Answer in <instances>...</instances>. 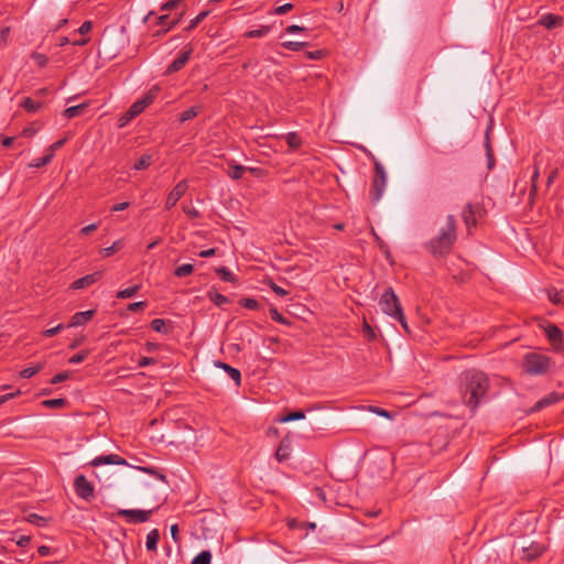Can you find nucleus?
Wrapping results in <instances>:
<instances>
[{"mask_svg": "<svg viewBox=\"0 0 564 564\" xmlns=\"http://www.w3.org/2000/svg\"><path fill=\"white\" fill-rule=\"evenodd\" d=\"M182 17H183V13H181L177 19L171 20L169 22V25L166 28H163L161 31H159L158 34H164V33L169 32L172 28H174L180 22Z\"/></svg>", "mask_w": 564, "mask_h": 564, "instance_id": "59", "label": "nucleus"}, {"mask_svg": "<svg viewBox=\"0 0 564 564\" xmlns=\"http://www.w3.org/2000/svg\"><path fill=\"white\" fill-rule=\"evenodd\" d=\"M246 171L256 172L253 167H247L240 164H230L228 170V176L232 180H240Z\"/></svg>", "mask_w": 564, "mask_h": 564, "instance_id": "19", "label": "nucleus"}, {"mask_svg": "<svg viewBox=\"0 0 564 564\" xmlns=\"http://www.w3.org/2000/svg\"><path fill=\"white\" fill-rule=\"evenodd\" d=\"M96 311L95 310H88L84 312H78L74 314L70 318V322L68 324V327H77L80 325H84L93 319L95 316Z\"/></svg>", "mask_w": 564, "mask_h": 564, "instance_id": "15", "label": "nucleus"}, {"mask_svg": "<svg viewBox=\"0 0 564 564\" xmlns=\"http://www.w3.org/2000/svg\"><path fill=\"white\" fill-rule=\"evenodd\" d=\"M539 180V167L535 166L534 169V172L532 174V177H531V191H530V196H532L535 191H536V182Z\"/></svg>", "mask_w": 564, "mask_h": 564, "instance_id": "56", "label": "nucleus"}, {"mask_svg": "<svg viewBox=\"0 0 564 564\" xmlns=\"http://www.w3.org/2000/svg\"><path fill=\"white\" fill-rule=\"evenodd\" d=\"M370 411L380 415V416H383V417H388V419H391V413L384 409H381V408H378V406H370Z\"/></svg>", "mask_w": 564, "mask_h": 564, "instance_id": "60", "label": "nucleus"}, {"mask_svg": "<svg viewBox=\"0 0 564 564\" xmlns=\"http://www.w3.org/2000/svg\"><path fill=\"white\" fill-rule=\"evenodd\" d=\"M193 48L185 46L181 54L167 66L166 74H173L181 70L191 58Z\"/></svg>", "mask_w": 564, "mask_h": 564, "instance_id": "11", "label": "nucleus"}, {"mask_svg": "<svg viewBox=\"0 0 564 564\" xmlns=\"http://www.w3.org/2000/svg\"><path fill=\"white\" fill-rule=\"evenodd\" d=\"M70 373L69 371H64V372H59L57 375H55L51 380L50 382L52 384H57V383H61L65 380H67L69 378Z\"/></svg>", "mask_w": 564, "mask_h": 564, "instance_id": "49", "label": "nucleus"}, {"mask_svg": "<svg viewBox=\"0 0 564 564\" xmlns=\"http://www.w3.org/2000/svg\"><path fill=\"white\" fill-rule=\"evenodd\" d=\"M292 9H293L292 3H285L283 6L276 7L274 9V13L281 15V14H285L286 12L291 11Z\"/></svg>", "mask_w": 564, "mask_h": 564, "instance_id": "57", "label": "nucleus"}, {"mask_svg": "<svg viewBox=\"0 0 564 564\" xmlns=\"http://www.w3.org/2000/svg\"><path fill=\"white\" fill-rule=\"evenodd\" d=\"M551 358L540 352H529L523 357L522 367L525 373L541 376L547 372Z\"/></svg>", "mask_w": 564, "mask_h": 564, "instance_id": "4", "label": "nucleus"}, {"mask_svg": "<svg viewBox=\"0 0 564 564\" xmlns=\"http://www.w3.org/2000/svg\"><path fill=\"white\" fill-rule=\"evenodd\" d=\"M562 20L561 17L549 13L541 17L540 24L551 30L560 25Z\"/></svg>", "mask_w": 564, "mask_h": 564, "instance_id": "20", "label": "nucleus"}, {"mask_svg": "<svg viewBox=\"0 0 564 564\" xmlns=\"http://www.w3.org/2000/svg\"><path fill=\"white\" fill-rule=\"evenodd\" d=\"M212 553L210 551H202L192 561V564H210Z\"/></svg>", "mask_w": 564, "mask_h": 564, "instance_id": "34", "label": "nucleus"}, {"mask_svg": "<svg viewBox=\"0 0 564 564\" xmlns=\"http://www.w3.org/2000/svg\"><path fill=\"white\" fill-rule=\"evenodd\" d=\"M305 56H306L308 59H312V61H318V59L323 58L324 53H323V51H322V50L307 51V52H305Z\"/></svg>", "mask_w": 564, "mask_h": 564, "instance_id": "54", "label": "nucleus"}, {"mask_svg": "<svg viewBox=\"0 0 564 564\" xmlns=\"http://www.w3.org/2000/svg\"><path fill=\"white\" fill-rule=\"evenodd\" d=\"M74 489L76 495L86 501H90L95 498L94 486L84 475H78L75 478Z\"/></svg>", "mask_w": 564, "mask_h": 564, "instance_id": "7", "label": "nucleus"}, {"mask_svg": "<svg viewBox=\"0 0 564 564\" xmlns=\"http://www.w3.org/2000/svg\"><path fill=\"white\" fill-rule=\"evenodd\" d=\"M290 454H291L290 442H288L285 440H282L280 442V445H279L276 452H275V458L279 462H283V460H286L290 457Z\"/></svg>", "mask_w": 564, "mask_h": 564, "instance_id": "21", "label": "nucleus"}, {"mask_svg": "<svg viewBox=\"0 0 564 564\" xmlns=\"http://www.w3.org/2000/svg\"><path fill=\"white\" fill-rule=\"evenodd\" d=\"M42 101H36L32 99L31 97H25L20 102V107L23 108L29 113H35L39 112L43 108Z\"/></svg>", "mask_w": 564, "mask_h": 564, "instance_id": "18", "label": "nucleus"}, {"mask_svg": "<svg viewBox=\"0 0 564 564\" xmlns=\"http://www.w3.org/2000/svg\"><path fill=\"white\" fill-rule=\"evenodd\" d=\"M489 378L481 371H468L463 379V401L476 409L489 389Z\"/></svg>", "mask_w": 564, "mask_h": 564, "instance_id": "1", "label": "nucleus"}, {"mask_svg": "<svg viewBox=\"0 0 564 564\" xmlns=\"http://www.w3.org/2000/svg\"><path fill=\"white\" fill-rule=\"evenodd\" d=\"M215 367L225 370L228 373V376L234 380L237 387L241 384V373L239 369L234 368L230 365L219 360L215 361Z\"/></svg>", "mask_w": 564, "mask_h": 564, "instance_id": "16", "label": "nucleus"}, {"mask_svg": "<svg viewBox=\"0 0 564 564\" xmlns=\"http://www.w3.org/2000/svg\"><path fill=\"white\" fill-rule=\"evenodd\" d=\"M217 275L225 282H235L236 278L234 273L226 267H220L216 270Z\"/></svg>", "mask_w": 564, "mask_h": 564, "instance_id": "35", "label": "nucleus"}, {"mask_svg": "<svg viewBox=\"0 0 564 564\" xmlns=\"http://www.w3.org/2000/svg\"><path fill=\"white\" fill-rule=\"evenodd\" d=\"M145 108L147 107L143 105V101L137 100L128 109V115L130 116V118H135L137 116L142 113Z\"/></svg>", "mask_w": 564, "mask_h": 564, "instance_id": "32", "label": "nucleus"}, {"mask_svg": "<svg viewBox=\"0 0 564 564\" xmlns=\"http://www.w3.org/2000/svg\"><path fill=\"white\" fill-rule=\"evenodd\" d=\"M152 163V156L149 154H143L135 163L134 169L138 171L148 169Z\"/></svg>", "mask_w": 564, "mask_h": 564, "instance_id": "36", "label": "nucleus"}, {"mask_svg": "<svg viewBox=\"0 0 564 564\" xmlns=\"http://www.w3.org/2000/svg\"><path fill=\"white\" fill-rule=\"evenodd\" d=\"M93 29V22L91 21H85L78 29V33L80 34H87Z\"/></svg>", "mask_w": 564, "mask_h": 564, "instance_id": "61", "label": "nucleus"}, {"mask_svg": "<svg viewBox=\"0 0 564 564\" xmlns=\"http://www.w3.org/2000/svg\"><path fill=\"white\" fill-rule=\"evenodd\" d=\"M140 290H141V285L135 284V285H132L124 290L119 291L117 293V297L118 299H129V297L134 296Z\"/></svg>", "mask_w": 564, "mask_h": 564, "instance_id": "29", "label": "nucleus"}, {"mask_svg": "<svg viewBox=\"0 0 564 564\" xmlns=\"http://www.w3.org/2000/svg\"><path fill=\"white\" fill-rule=\"evenodd\" d=\"M270 316L273 321L280 324H288L286 318L282 314H280L278 310L274 307L270 308Z\"/></svg>", "mask_w": 564, "mask_h": 564, "instance_id": "50", "label": "nucleus"}, {"mask_svg": "<svg viewBox=\"0 0 564 564\" xmlns=\"http://www.w3.org/2000/svg\"><path fill=\"white\" fill-rule=\"evenodd\" d=\"M560 395L556 392H551L546 397L539 400L532 408L533 412L540 411L545 406H549L551 404H554L560 401Z\"/></svg>", "mask_w": 564, "mask_h": 564, "instance_id": "17", "label": "nucleus"}, {"mask_svg": "<svg viewBox=\"0 0 564 564\" xmlns=\"http://www.w3.org/2000/svg\"><path fill=\"white\" fill-rule=\"evenodd\" d=\"M160 540V532L158 529L151 530L147 535L145 546L148 551H156V545Z\"/></svg>", "mask_w": 564, "mask_h": 564, "instance_id": "23", "label": "nucleus"}, {"mask_svg": "<svg viewBox=\"0 0 564 564\" xmlns=\"http://www.w3.org/2000/svg\"><path fill=\"white\" fill-rule=\"evenodd\" d=\"M159 94V88L158 87H153L151 88L140 100L143 101V105L145 107L150 106L154 99L156 98Z\"/></svg>", "mask_w": 564, "mask_h": 564, "instance_id": "39", "label": "nucleus"}, {"mask_svg": "<svg viewBox=\"0 0 564 564\" xmlns=\"http://www.w3.org/2000/svg\"><path fill=\"white\" fill-rule=\"evenodd\" d=\"M182 209L189 219H196L200 217V213L194 207L183 205Z\"/></svg>", "mask_w": 564, "mask_h": 564, "instance_id": "46", "label": "nucleus"}, {"mask_svg": "<svg viewBox=\"0 0 564 564\" xmlns=\"http://www.w3.org/2000/svg\"><path fill=\"white\" fill-rule=\"evenodd\" d=\"M155 362V359L154 358H151V357H141L139 360H138V366L141 367V368H144L149 365H152Z\"/></svg>", "mask_w": 564, "mask_h": 564, "instance_id": "63", "label": "nucleus"}, {"mask_svg": "<svg viewBox=\"0 0 564 564\" xmlns=\"http://www.w3.org/2000/svg\"><path fill=\"white\" fill-rule=\"evenodd\" d=\"M61 329H63V324H58V325H57V326H55V327H52V328L45 329V330L43 332V336H44V337H47V338H51V337H53V336L57 335V334L61 332Z\"/></svg>", "mask_w": 564, "mask_h": 564, "instance_id": "55", "label": "nucleus"}, {"mask_svg": "<svg viewBox=\"0 0 564 564\" xmlns=\"http://www.w3.org/2000/svg\"><path fill=\"white\" fill-rule=\"evenodd\" d=\"M456 229L457 224L455 216L448 215L446 217L445 227L441 228L438 235L431 239L425 245V248L435 258H441L449 254L454 247V243L457 240Z\"/></svg>", "mask_w": 564, "mask_h": 564, "instance_id": "2", "label": "nucleus"}, {"mask_svg": "<svg viewBox=\"0 0 564 564\" xmlns=\"http://www.w3.org/2000/svg\"><path fill=\"white\" fill-rule=\"evenodd\" d=\"M147 306H148V303L145 301L134 302V303H130L128 305V311L141 312V311L145 310Z\"/></svg>", "mask_w": 564, "mask_h": 564, "instance_id": "48", "label": "nucleus"}, {"mask_svg": "<svg viewBox=\"0 0 564 564\" xmlns=\"http://www.w3.org/2000/svg\"><path fill=\"white\" fill-rule=\"evenodd\" d=\"M123 246V240H116L110 247L102 249L101 253L105 258L111 257L112 254L121 250Z\"/></svg>", "mask_w": 564, "mask_h": 564, "instance_id": "28", "label": "nucleus"}, {"mask_svg": "<svg viewBox=\"0 0 564 564\" xmlns=\"http://www.w3.org/2000/svg\"><path fill=\"white\" fill-rule=\"evenodd\" d=\"M285 140L291 150H297L302 144V140L296 132H289Z\"/></svg>", "mask_w": 564, "mask_h": 564, "instance_id": "27", "label": "nucleus"}, {"mask_svg": "<svg viewBox=\"0 0 564 564\" xmlns=\"http://www.w3.org/2000/svg\"><path fill=\"white\" fill-rule=\"evenodd\" d=\"M154 509L140 510V509H119L117 516L124 518L128 523L137 524L144 523L150 520Z\"/></svg>", "mask_w": 564, "mask_h": 564, "instance_id": "6", "label": "nucleus"}, {"mask_svg": "<svg viewBox=\"0 0 564 564\" xmlns=\"http://www.w3.org/2000/svg\"><path fill=\"white\" fill-rule=\"evenodd\" d=\"M547 295L552 303H554V304L563 303L564 304V297H563V294L561 291L552 289L549 291Z\"/></svg>", "mask_w": 564, "mask_h": 564, "instance_id": "42", "label": "nucleus"}, {"mask_svg": "<svg viewBox=\"0 0 564 564\" xmlns=\"http://www.w3.org/2000/svg\"><path fill=\"white\" fill-rule=\"evenodd\" d=\"M105 464H111V465H126L127 462L124 458H122L121 456L117 455V454H110V455H104V456H98L96 458H94L91 462H90V465L91 466H100V465H105Z\"/></svg>", "mask_w": 564, "mask_h": 564, "instance_id": "14", "label": "nucleus"}, {"mask_svg": "<svg viewBox=\"0 0 564 564\" xmlns=\"http://www.w3.org/2000/svg\"><path fill=\"white\" fill-rule=\"evenodd\" d=\"M202 111V106H193L188 108L187 110L183 111L178 116V121L181 123L192 120Z\"/></svg>", "mask_w": 564, "mask_h": 564, "instance_id": "24", "label": "nucleus"}, {"mask_svg": "<svg viewBox=\"0 0 564 564\" xmlns=\"http://www.w3.org/2000/svg\"><path fill=\"white\" fill-rule=\"evenodd\" d=\"M284 48L286 50H290V51H293V52H299L301 51L304 46L307 45L306 42H294V41H286V42H283L281 44Z\"/></svg>", "mask_w": 564, "mask_h": 564, "instance_id": "41", "label": "nucleus"}, {"mask_svg": "<svg viewBox=\"0 0 564 564\" xmlns=\"http://www.w3.org/2000/svg\"><path fill=\"white\" fill-rule=\"evenodd\" d=\"M545 551V546L539 542H532L529 546L522 547V560L527 562L534 561L540 557Z\"/></svg>", "mask_w": 564, "mask_h": 564, "instance_id": "12", "label": "nucleus"}, {"mask_svg": "<svg viewBox=\"0 0 564 564\" xmlns=\"http://www.w3.org/2000/svg\"><path fill=\"white\" fill-rule=\"evenodd\" d=\"M379 306L384 314H387L391 318L398 321L401 324L402 328L406 333H410L400 300L391 286L388 288L382 293V295L379 300Z\"/></svg>", "mask_w": 564, "mask_h": 564, "instance_id": "3", "label": "nucleus"}, {"mask_svg": "<svg viewBox=\"0 0 564 564\" xmlns=\"http://www.w3.org/2000/svg\"><path fill=\"white\" fill-rule=\"evenodd\" d=\"M544 333L554 350L560 351L563 347V332L555 324L550 323L544 327Z\"/></svg>", "mask_w": 564, "mask_h": 564, "instance_id": "8", "label": "nucleus"}, {"mask_svg": "<svg viewBox=\"0 0 564 564\" xmlns=\"http://www.w3.org/2000/svg\"><path fill=\"white\" fill-rule=\"evenodd\" d=\"M41 404L47 409H61L67 404V400L64 398L47 399L42 401Z\"/></svg>", "mask_w": 564, "mask_h": 564, "instance_id": "26", "label": "nucleus"}, {"mask_svg": "<svg viewBox=\"0 0 564 564\" xmlns=\"http://www.w3.org/2000/svg\"><path fill=\"white\" fill-rule=\"evenodd\" d=\"M239 304L242 307L248 308V310H258L259 308V303L254 299H241L239 301Z\"/></svg>", "mask_w": 564, "mask_h": 564, "instance_id": "45", "label": "nucleus"}, {"mask_svg": "<svg viewBox=\"0 0 564 564\" xmlns=\"http://www.w3.org/2000/svg\"><path fill=\"white\" fill-rule=\"evenodd\" d=\"M193 271H194L193 264L185 263V264H182V265L177 267L174 270V275L177 276V278H184V276H187V275L192 274Z\"/></svg>", "mask_w": 564, "mask_h": 564, "instance_id": "33", "label": "nucleus"}, {"mask_svg": "<svg viewBox=\"0 0 564 564\" xmlns=\"http://www.w3.org/2000/svg\"><path fill=\"white\" fill-rule=\"evenodd\" d=\"M28 521L36 525H44L46 522L45 518L36 513L29 514Z\"/></svg>", "mask_w": 564, "mask_h": 564, "instance_id": "52", "label": "nucleus"}, {"mask_svg": "<svg viewBox=\"0 0 564 564\" xmlns=\"http://www.w3.org/2000/svg\"><path fill=\"white\" fill-rule=\"evenodd\" d=\"M151 328L154 330V332H158V333H166V327H165V321L162 319V318H154L152 322H151Z\"/></svg>", "mask_w": 564, "mask_h": 564, "instance_id": "43", "label": "nucleus"}, {"mask_svg": "<svg viewBox=\"0 0 564 564\" xmlns=\"http://www.w3.org/2000/svg\"><path fill=\"white\" fill-rule=\"evenodd\" d=\"M208 14L209 11H202L193 20L189 21V24L185 28V31L189 32L194 30Z\"/></svg>", "mask_w": 564, "mask_h": 564, "instance_id": "38", "label": "nucleus"}, {"mask_svg": "<svg viewBox=\"0 0 564 564\" xmlns=\"http://www.w3.org/2000/svg\"><path fill=\"white\" fill-rule=\"evenodd\" d=\"M66 142V139H61L56 142H54L53 144L50 145V148L47 149V152L48 153H52L54 155L55 151L59 150Z\"/></svg>", "mask_w": 564, "mask_h": 564, "instance_id": "58", "label": "nucleus"}, {"mask_svg": "<svg viewBox=\"0 0 564 564\" xmlns=\"http://www.w3.org/2000/svg\"><path fill=\"white\" fill-rule=\"evenodd\" d=\"M31 57L41 68L45 67L48 63L47 56L42 53L33 52Z\"/></svg>", "mask_w": 564, "mask_h": 564, "instance_id": "44", "label": "nucleus"}, {"mask_svg": "<svg viewBox=\"0 0 564 564\" xmlns=\"http://www.w3.org/2000/svg\"><path fill=\"white\" fill-rule=\"evenodd\" d=\"M53 159V154L52 153H46L45 155H43L42 158H39V159H35L33 160L31 163H30V166L31 167H35V169H40L46 164H48Z\"/></svg>", "mask_w": 564, "mask_h": 564, "instance_id": "37", "label": "nucleus"}, {"mask_svg": "<svg viewBox=\"0 0 564 564\" xmlns=\"http://www.w3.org/2000/svg\"><path fill=\"white\" fill-rule=\"evenodd\" d=\"M188 188L187 182L185 180L178 182L174 188L169 193L165 202V208L171 209L176 205V203L181 199V197L186 193Z\"/></svg>", "mask_w": 564, "mask_h": 564, "instance_id": "10", "label": "nucleus"}, {"mask_svg": "<svg viewBox=\"0 0 564 564\" xmlns=\"http://www.w3.org/2000/svg\"><path fill=\"white\" fill-rule=\"evenodd\" d=\"M305 417V413L303 411H293L286 414L285 416L280 419V422L286 423L291 421L303 420Z\"/></svg>", "mask_w": 564, "mask_h": 564, "instance_id": "40", "label": "nucleus"}, {"mask_svg": "<svg viewBox=\"0 0 564 564\" xmlns=\"http://www.w3.org/2000/svg\"><path fill=\"white\" fill-rule=\"evenodd\" d=\"M208 299L217 306H223L229 302L227 296L220 294L216 290L208 291Z\"/></svg>", "mask_w": 564, "mask_h": 564, "instance_id": "25", "label": "nucleus"}, {"mask_svg": "<svg viewBox=\"0 0 564 564\" xmlns=\"http://www.w3.org/2000/svg\"><path fill=\"white\" fill-rule=\"evenodd\" d=\"M88 107V104L86 102H83L80 105H77V106H72V107H68L64 110L63 115L65 118L67 119H72V118H75V117H78L80 115H83L84 110Z\"/></svg>", "mask_w": 564, "mask_h": 564, "instance_id": "22", "label": "nucleus"}, {"mask_svg": "<svg viewBox=\"0 0 564 564\" xmlns=\"http://www.w3.org/2000/svg\"><path fill=\"white\" fill-rule=\"evenodd\" d=\"M387 185V174L384 167L379 162H375V174L371 183L370 198L372 203L381 199Z\"/></svg>", "mask_w": 564, "mask_h": 564, "instance_id": "5", "label": "nucleus"}, {"mask_svg": "<svg viewBox=\"0 0 564 564\" xmlns=\"http://www.w3.org/2000/svg\"><path fill=\"white\" fill-rule=\"evenodd\" d=\"M88 356V350H82L78 354L72 356L68 360L69 364H80L83 362Z\"/></svg>", "mask_w": 564, "mask_h": 564, "instance_id": "47", "label": "nucleus"}, {"mask_svg": "<svg viewBox=\"0 0 564 564\" xmlns=\"http://www.w3.org/2000/svg\"><path fill=\"white\" fill-rule=\"evenodd\" d=\"M269 286L270 289L279 296H285L289 294V292L286 290H284L283 288L279 286L276 283H274L273 281H270L269 282Z\"/></svg>", "mask_w": 564, "mask_h": 564, "instance_id": "53", "label": "nucleus"}, {"mask_svg": "<svg viewBox=\"0 0 564 564\" xmlns=\"http://www.w3.org/2000/svg\"><path fill=\"white\" fill-rule=\"evenodd\" d=\"M270 32L269 25H262L259 29L250 30L246 33V36L249 39H258L263 37Z\"/></svg>", "mask_w": 564, "mask_h": 564, "instance_id": "30", "label": "nucleus"}, {"mask_svg": "<svg viewBox=\"0 0 564 564\" xmlns=\"http://www.w3.org/2000/svg\"><path fill=\"white\" fill-rule=\"evenodd\" d=\"M102 276V272L101 271H95L90 274H87L83 278H79L77 280H75L72 284H70V289L73 290H80V289H85V288H88L89 285L96 283L97 281H99Z\"/></svg>", "mask_w": 564, "mask_h": 564, "instance_id": "13", "label": "nucleus"}, {"mask_svg": "<svg viewBox=\"0 0 564 564\" xmlns=\"http://www.w3.org/2000/svg\"><path fill=\"white\" fill-rule=\"evenodd\" d=\"M477 215H480V207L478 204L468 203L464 207L462 212V218L468 231L470 230L471 227H475L477 225Z\"/></svg>", "mask_w": 564, "mask_h": 564, "instance_id": "9", "label": "nucleus"}, {"mask_svg": "<svg viewBox=\"0 0 564 564\" xmlns=\"http://www.w3.org/2000/svg\"><path fill=\"white\" fill-rule=\"evenodd\" d=\"M365 334L368 336L369 340H373L376 338V334L371 326L365 321L364 327H362Z\"/></svg>", "mask_w": 564, "mask_h": 564, "instance_id": "62", "label": "nucleus"}, {"mask_svg": "<svg viewBox=\"0 0 564 564\" xmlns=\"http://www.w3.org/2000/svg\"><path fill=\"white\" fill-rule=\"evenodd\" d=\"M169 22H170V15L169 14H163V15H160L156 20V25H160V26H167L169 25Z\"/></svg>", "mask_w": 564, "mask_h": 564, "instance_id": "64", "label": "nucleus"}, {"mask_svg": "<svg viewBox=\"0 0 564 564\" xmlns=\"http://www.w3.org/2000/svg\"><path fill=\"white\" fill-rule=\"evenodd\" d=\"M182 1L183 0H169L161 6V11H172L176 9Z\"/></svg>", "mask_w": 564, "mask_h": 564, "instance_id": "51", "label": "nucleus"}, {"mask_svg": "<svg viewBox=\"0 0 564 564\" xmlns=\"http://www.w3.org/2000/svg\"><path fill=\"white\" fill-rule=\"evenodd\" d=\"M43 367H44L43 364H37L33 367L24 368L23 370L20 371V377L24 378V379H29V378L33 377L34 375H36L37 372H40L43 369Z\"/></svg>", "mask_w": 564, "mask_h": 564, "instance_id": "31", "label": "nucleus"}]
</instances>
